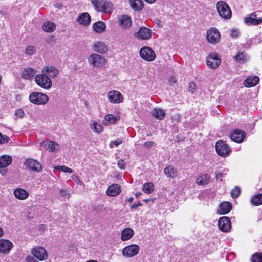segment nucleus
Instances as JSON below:
<instances>
[{
    "label": "nucleus",
    "instance_id": "obj_1",
    "mask_svg": "<svg viewBox=\"0 0 262 262\" xmlns=\"http://www.w3.org/2000/svg\"><path fill=\"white\" fill-rule=\"evenodd\" d=\"M36 83L40 87L48 90L52 86V82L51 78L46 73L37 74L34 78Z\"/></svg>",
    "mask_w": 262,
    "mask_h": 262
},
{
    "label": "nucleus",
    "instance_id": "obj_2",
    "mask_svg": "<svg viewBox=\"0 0 262 262\" xmlns=\"http://www.w3.org/2000/svg\"><path fill=\"white\" fill-rule=\"evenodd\" d=\"M29 100L36 105H44L49 100L47 95L40 92H32L29 95Z\"/></svg>",
    "mask_w": 262,
    "mask_h": 262
},
{
    "label": "nucleus",
    "instance_id": "obj_3",
    "mask_svg": "<svg viewBox=\"0 0 262 262\" xmlns=\"http://www.w3.org/2000/svg\"><path fill=\"white\" fill-rule=\"evenodd\" d=\"M216 9L219 15L224 19H229L231 16V10L228 4L224 1L216 3Z\"/></svg>",
    "mask_w": 262,
    "mask_h": 262
},
{
    "label": "nucleus",
    "instance_id": "obj_4",
    "mask_svg": "<svg viewBox=\"0 0 262 262\" xmlns=\"http://www.w3.org/2000/svg\"><path fill=\"white\" fill-rule=\"evenodd\" d=\"M220 32L216 28L212 27L207 31L206 39L209 43L215 45L220 42Z\"/></svg>",
    "mask_w": 262,
    "mask_h": 262
},
{
    "label": "nucleus",
    "instance_id": "obj_5",
    "mask_svg": "<svg viewBox=\"0 0 262 262\" xmlns=\"http://www.w3.org/2000/svg\"><path fill=\"white\" fill-rule=\"evenodd\" d=\"M90 64L94 67L101 68L106 63L105 58L100 55L92 54L88 58Z\"/></svg>",
    "mask_w": 262,
    "mask_h": 262
},
{
    "label": "nucleus",
    "instance_id": "obj_6",
    "mask_svg": "<svg viewBox=\"0 0 262 262\" xmlns=\"http://www.w3.org/2000/svg\"><path fill=\"white\" fill-rule=\"evenodd\" d=\"M206 63L209 68L215 69L220 65L221 59L217 53L212 52L207 56Z\"/></svg>",
    "mask_w": 262,
    "mask_h": 262
},
{
    "label": "nucleus",
    "instance_id": "obj_7",
    "mask_svg": "<svg viewBox=\"0 0 262 262\" xmlns=\"http://www.w3.org/2000/svg\"><path fill=\"white\" fill-rule=\"evenodd\" d=\"M31 254L39 260H46L48 257V254L46 250L42 247L37 246L31 250Z\"/></svg>",
    "mask_w": 262,
    "mask_h": 262
},
{
    "label": "nucleus",
    "instance_id": "obj_8",
    "mask_svg": "<svg viewBox=\"0 0 262 262\" xmlns=\"http://www.w3.org/2000/svg\"><path fill=\"white\" fill-rule=\"evenodd\" d=\"M215 149L216 152L221 156H227L231 151L229 146L223 141H219L216 143Z\"/></svg>",
    "mask_w": 262,
    "mask_h": 262
},
{
    "label": "nucleus",
    "instance_id": "obj_9",
    "mask_svg": "<svg viewBox=\"0 0 262 262\" xmlns=\"http://www.w3.org/2000/svg\"><path fill=\"white\" fill-rule=\"evenodd\" d=\"M140 247L137 245H131L124 247L122 251V255L126 257H132L139 252Z\"/></svg>",
    "mask_w": 262,
    "mask_h": 262
},
{
    "label": "nucleus",
    "instance_id": "obj_10",
    "mask_svg": "<svg viewBox=\"0 0 262 262\" xmlns=\"http://www.w3.org/2000/svg\"><path fill=\"white\" fill-rule=\"evenodd\" d=\"M140 55L143 59L149 61H153L156 58L154 51L148 47L142 48L140 51Z\"/></svg>",
    "mask_w": 262,
    "mask_h": 262
},
{
    "label": "nucleus",
    "instance_id": "obj_11",
    "mask_svg": "<svg viewBox=\"0 0 262 262\" xmlns=\"http://www.w3.org/2000/svg\"><path fill=\"white\" fill-rule=\"evenodd\" d=\"M245 137V132L239 129H234L230 135L231 139L233 141L238 143H241L243 142Z\"/></svg>",
    "mask_w": 262,
    "mask_h": 262
},
{
    "label": "nucleus",
    "instance_id": "obj_12",
    "mask_svg": "<svg viewBox=\"0 0 262 262\" xmlns=\"http://www.w3.org/2000/svg\"><path fill=\"white\" fill-rule=\"evenodd\" d=\"M152 31L146 27H141L139 31L135 34L136 37L139 39L147 40L151 38Z\"/></svg>",
    "mask_w": 262,
    "mask_h": 262
},
{
    "label": "nucleus",
    "instance_id": "obj_13",
    "mask_svg": "<svg viewBox=\"0 0 262 262\" xmlns=\"http://www.w3.org/2000/svg\"><path fill=\"white\" fill-rule=\"evenodd\" d=\"M13 244L10 241L5 239H0V253L3 254H8L13 248Z\"/></svg>",
    "mask_w": 262,
    "mask_h": 262
},
{
    "label": "nucleus",
    "instance_id": "obj_14",
    "mask_svg": "<svg viewBox=\"0 0 262 262\" xmlns=\"http://www.w3.org/2000/svg\"><path fill=\"white\" fill-rule=\"evenodd\" d=\"M218 225L219 229L223 232H228L231 228V221L229 217L223 216L220 218Z\"/></svg>",
    "mask_w": 262,
    "mask_h": 262
},
{
    "label": "nucleus",
    "instance_id": "obj_15",
    "mask_svg": "<svg viewBox=\"0 0 262 262\" xmlns=\"http://www.w3.org/2000/svg\"><path fill=\"white\" fill-rule=\"evenodd\" d=\"M24 164L32 171L39 172L42 170L41 164L35 160L28 159L25 161Z\"/></svg>",
    "mask_w": 262,
    "mask_h": 262
},
{
    "label": "nucleus",
    "instance_id": "obj_16",
    "mask_svg": "<svg viewBox=\"0 0 262 262\" xmlns=\"http://www.w3.org/2000/svg\"><path fill=\"white\" fill-rule=\"evenodd\" d=\"M40 146L45 147L50 152H56L60 148V145L55 141L45 140L40 143Z\"/></svg>",
    "mask_w": 262,
    "mask_h": 262
},
{
    "label": "nucleus",
    "instance_id": "obj_17",
    "mask_svg": "<svg viewBox=\"0 0 262 262\" xmlns=\"http://www.w3.org/2000/svg\"><path fill=\"white\" fill-rule=\"evenodd\" d=\"M108 99L113 103H119L123 101L122 94L117 91H111L108 94Z\"/></svg>",
    "mask_w": 262,
    "mask_h": 262
},
{
    "label": "nucleus",
    "instance_id": "obj_18",
    "mask_svg": "<svg viewBox=\"0 0 262 262\" xmlns=\"http://www.w3.org/2000/svg\"><path fill=\"white\" fill-rule=\"evenodd\" d=\"M36 70L31 68H25L21 73V77L26 80H32L36 75Z\"/></svg>",
    "mask_w": 262,
    "mask_h": 262
},
{
    "label": "nucleus",
    "instance_id": "obj_19",
    "mask_svg": "<svg viewBox=\"0 0 262 262\" xmlns=\"http://www.w3.org/2000/svg\"><path fill=\"white\" fill-rule=\"evenodd\" d=\"M42 72L48 75V77L55 78L59 74L58 69L53 66H45L42 69Z\"/></svg>",
    "mask_w": 262,
    "mask_h": 262
},
{
    "label": "nucleus",
    "instance_id": "obj_20",
    "mask_svg": "<svg viewBox=\"0 0 262 262\" xmlns=\"http://www.w3.org/2000/svg\"><path fill=\"white\" fill-rule=\"evenodd\" d=\"M119 24L123 29L129 28L132 25V20L130 16L122 15L118 19Z\"/></svg>",
    "mask_w": 262,
    "mask_h": 262
},
{
    "label": "nucleus",
    "instance_id": "obj_21",
    "mask_svg": "<svg viewBox=\"0 0 262 262\" xmlns=\"http://www.w3.org/2000/svg\"><path fill=\"white\" fill-rule=\"evenodd\" d=\"M91 16L87 12L80 14L77 19V21L79 24L85 26L89 25L91 23Z\"/></svg>",
    "mask_w": 262,
    "mask_h": 262
},
{
    "label": "nucleus",
    "instance_id": "obj_22",
    "mask_svg": "<svg viewBox=\"0 0 262 262\" xmlns=\"http://www.w3.org/2000/svg\"><path fill=\"white\" fill-rule=\"evenodd\" d=\"M13 194L16 199L19 200H26L29 195V192L27 190L20 188L15 189L13 191Z\"/></svg>",
    "mask_w": 262,
    "mask_h": 262
},
{
    "label": "nucleus",
    "instance_id": "obj_23",
    "mask_svg": "<svg viewBox=\"0 0 262 262\" xmlns=\"http://www.w3.org/2000/svg\"><path fill=\"white\" fill-rule=\"evenodd\" d=\"M232 205L229 202H224L221 203L217 209V213L220 214H226L230 211Z\"/></svg>",
    "mask_w": 262,
    "mask_h": 262
},
{
    "label": "nucleus",
    "instance_id": "obj_24",
    "mask_svg": "<svg viewBox=\"0 0 262 262\" xmlns=\"http://www.w3.org/2000/svg\"><path fill=\"white\" fill-rule=\"evenodd\" d=\"M120 192V186L118 184H113L108 187L106 193L109 196H115L119 194Z\"/></svg>",
    "mask_w": 262,
    "mask_h": 262
},
{
    "label": "nucleus",
    "instance_id": "obj_25",
    "mask_svg": "<svg viewBox=\"0 0 262 262\" xmlns=\"http://www.w3.org/2000/svg\"><path fill=\"white\" fill-rule=\"evenodd\" d=\"M99 8H95L97 11L104 13H110L112 7V4L107 2L102 1L99 5Z\"/></svg>",
    "mask_w": 262,
    "mask_h": 262
},
{
    "label": "nucleus",
    "instance_id": "obj_26",
    "mask_svg": "<svg viewBox=\"0 0 262 262\" xmlns=\"http://www.w3.org/2000/svg\"><path fill=\"white\" fill-rule=\"evenodd\" d=\"M259 82L257 76H250L247 77L244 81V85L248 88L252 87L257 84Z\"/></svg>",
    "mask_w": 262,
    "mask_h": 262
},
{
    "label": "nucleus",
    "instance_id": "obj_27",
    "mask_svg": "<svg viewBox=\"0 0 262 262\" xmlns=\"http://www.w3.org/2000/svg\"><path fill=\"white\" fill-rule=\"evenodd\" d=\"M94 50L101 54L105 53L107 51V48L106 45L101 41L95 42L93 45Z\"/></svg>",
    "mask_w": 262,
    "mask_h": 262
},
{
    "label": "nucleus",
    "instance_id": "obj_28",
    "mask_svg": "<svg viewBox=\"0 0 262 262\" xmlns=\"http://www.w3.org/2000/svg\"><path fill=\"white\" fill-rule=\"evenodd\" d=\"M134 234V231L132 229L130 228H125L121 232V239L123 241L130 239Z\"/></svg>",
    "mask_w": 262,
    "mask_h": 262
},
{
    "label": "nucleus",
    "instance_id": "obj_29",
    "mask_svg": "<svg viewBox=\"0 0 262 262\" xmlns=\"http://www.w3.org/2000/svg\"><path fill=\"white\" fill-rule=\"evenodd\" d=\"M164 171L168 177L174 178L177 176L178 171L177 168L171 165L165 168Z\"/></svg>",
    "mask_w": 262,
    "mask_h": 262
},
{
    "label": "nucleus",
    "instance_id": "obj_30",
    "mask_svg": "<svg viewBox=\"0 0 262 262\" xmlns=\"http://www.w3.org/2000/svg\"><path fill=\"white\" fill-rule=\"evenodd\" d=\"M165 111L159 108H155L152 111V115L159 120H163L165 116Z\"/></svg>",
    "mask_w": 262,
    "mask_h": 262
},
{
    "label": "nucleus",
    "instance_id": "obj_31",
    "mask_svg": "<svg viewBox=\"0 0 262 262\" xmlns=\"http://www.w3.org/2000/svg\"><path fill=\"white\" fill-rule=\"evenodd\" d=\"M12 161V158L7 155H3L0 157V167H7Z\"/></svg>",
    "mask_w": 262,
    "mask_h": 262
},
{
    "label": "nucleus",
    "instance_id": "obj_32",
    "mask_svg": "<svg viewBox=\"0 0 262 262\" xmlns=\"http://www.w3.org/2000/svg\"><path fill=\"white\" fill-rule=\"evenodd\" d=\"M210 177L208 174L205 173L198 176L196 182L198 185H204L208 183Z\"/></svg>",
    "mask_w": 262,
    "mask_h": 262
},
{
    "label": "nucleus",
    "instance_id": "obj_33",
    "mask_svg": "<svg viewBox=\"0 0 262 262\" xmlns=\"http://www.w3.org/2000/svg\"><path fill=\"white\" fill-rule=\"evenodd\" d=\"M55 24L51 21L45 22L42 25V30L47 32H52L55 30Z\"/></svg>",
    "mask_w": 262,
    "mask_h": 262
},
{
    "label": "nucleus",
    "instance_id": "obj_34",
    "mask_svg": "<svg viewBox=\"0 0 262 262\" xmlns=\"http://www.w3.org/2000/svg\"><path fill=\"white\" fill-rule=\"evenodd\" d=\"M245 23L249 26H256L262 23V17L258 18V19L256 20L249 16L245 18Z\"/></svg>",
    "mask_w": 262,
    "mask_h": 262
},
{
    "label": "nucleus",
    "instance_id": "obj_35",
    "mask_svg": "<svg viewBox=\"0 0 262 262\" xmlns=\"http://www.w3.org/2000/svg\"><path fill=\"white\" fill-rule=\"evenodd\" d=\"M105 24L101 21L94 23L93 25V30L98 33H101L103 32L105 29Z\"/></svg>",
    "mask_w": 262,
    "mask_h": 262
},
{
    "label": "nucleus",
    "instance_id": "obj_36",
    "mask_svg": "<svg viewBox=\"0 0 262 262\" xmlns=\"http://www.w3.org/2000/svg\"><path fill=\"white\" fill-rule=\"evenodd\" d=\"M129 2L131 7L135 10H141L143 7L141 0H130Z\"/></svg>",
    "mask_w": 262,
    "mask_h": 262
},
{
    "label": "nucleus",
    "instance_id": "obj_37",
    "mask_svg": "<svg viewBox=\"0 0 262 262\" xmlns=\"http://www.w3.org/2000/svg\"><path fill=\"white\" fill-rule=\"evenodd\" d=\"M117 120V118L113 114H107L105 116L102 123L104 125H107L109 124H113Z\"/></svg>",
    "mask_w": 262,
    "mask_h": 262
},
{
    "label": "nucleus",
    "instance_id": "obj_38",
    "mask_svg": "<svg viewBox=\"0 0 262 262\" xmlns=\"http://www.w3.org/2000/svg\"><path fill=\"white\" fill-rule=\"evenodd\" d=\"M235 60L239 63H243L248 60V56L245 52H238L234 57Z\"/></svg>",
    "mask_w": 262,
    "mask_h": 262
},
{
    "label": "nucleus",
    "instance_id": "obj_39",
    "mask_svg": "<svg viewBox=\"0 0 262 262\" xmlns=\"http://www.w3.org/2000/svg\"><path fill=\"white\" fill-rule=\"evenodd\" d=\"M154 190V185L151 182L145 183L142 186V190L146 193H151Z\"/></svg>",
    "mask_w": 262,
    "mask_h": 262
},
{
    "label": "nucleus",
    "instance_id": "obj_40",
    "mask_svg": "<svg viewBox=\"0 0 262 262\" xmlns=\"http://www.w3.org/2000/svg\"><path fill=\"white\" fill-rule=\"evenodd\" d=\"M251 203L255 206L262 204V194H256L251 198Z\"/></svg>",
    "mask_w": 262,
    "mask_h": 262
},
{
    "label": "nucleus",
    "instance_id": "obj_41",
    "mask_svg": "<svg viewBox=\"0 0 262 262\" xmlns=\"http://www.w3.org/2000/svg\"><path fill=\"white\" fill-rule=\"evenodd\" d=\"M91 127L93 131L97 134H100L102 132L103 129V126L101 124L98 123L96 121L92 122L91 124Z\"/></svg>",
    "mask_w": 262,
    "mask_h": 262
},
{
    "label": "nucleus",
    "instance_id": "obj_42",
    "mask_svg": "<svg viewBox=\"0 0 262 262\" xmlns=\"http://www.w3.org/2000/svg\"><path fill=\"white\" fill-rule=\"evenodd\" d=\"M54 169L61 171L65 173H71L73 172L72 169L64 166V165H58L54 167Z\"/></svg>",
    "mask_w": 262,
    "mask_h": 262
},
{
    "label": "nucleus",
    "instance_id": "obj_43",
    "mask_svg": "<svg viewBox=\"0 0 262 262\" xmlns=\"http://www.w3.org/2000/svg\"><path fill=\"white\" fill-rule=\"evenodd\" d=\"M251 262H262V253L256 252L253 254L251 258Z\"/></svg>",
    "mask_w": 262,
    "mask_h": 262
},
{
    "label": "nucleus",
    "instance_id": "obj_44",
    "mask_svg": "<svg viewBox=\"0 0 262 262\" xmlns=\"http://www.w3.org/2000/svg\"><path fill=\"white\" fill-rule=\"evenodd\" d=\"M36 53V49L34 46H28L25 50V53L29 55H32Z\"/></svg>",
    "mask_w": 262,
    "mask_h": 262
},
{
    "label": "nucleus",
    "instance_id": "obj_45",
    "mask_svg": "<svg viewBox=\"0 0 262 262\" xmlns=\"http://www.w3.org/2000/svg\"><path fill=\"white\" fill-rule=\"evenodd\" d=\"M241 193V189L239 187H236L231 192V195L233 198H237Z\"/></svg>",
    "mask_w": 262,
    "mask_h": 262
},
{
    "label": "nucleus",
    "instance_id": "obj_46",
    "mask_svg": "<svg viewBox=\"0 0 262 262\" xmlns=\"http://www.w3.org/2000/svg\"><path fill=\"white\" fill-rule=\"evenodd\" d=\"M122 143V140L121 139H117L114 141H112L110 143V147L111 148H113L114 146H118L119 145L121 144Z\"/></svg>",
    "mask_w": 262,
    "mask_h": 262
},
{
    "label": "nucleus",
    "instance_id": "obj_47",
    "mask_svg": "<svg viewBox=\"0 0 262 262\" xmlns=\"http://www.w3.org/2000/svg\"><path fill=\"white\" fill-rule=\"evenodd\" d=\"M10 139L8 136L6 135H3L1 133H0V143L1 144H5L9 141Z\"/></svg>",
    "mask_w": 262,
    "mask_h": 262
},
{
    "label": "nucleus",
    "instance_id": "obj_48",
    "mask_svg": "<svg viewBox=\"0 0 262 262\" xmlns=\"http://www.w3.org/2000/svg\"><path fill=\"white\" fill-rule=\"evenodd\" d=\"M59 198L63 197L69 198L70 196V193H69L66 189H60L59 191Z\"/></svg>",
    "mask_w": 262,
    "mask_h": 262
},
{
    "label": "nucleus",
    "instance_id": "obj_49",
    "mask_svg": "<svg viewBox=\"0 0 262 262\" xmlns=\"http://www.w3.org/2000/svg\"><path fill=\"white\" fill-rule=\"evenodd\" d=\"M239 33V32L238 30L236 29H233L231 30L230 36L234 38H236L238 36Z\"/></svg>",
    "mask_w": 262,
    "mask_h": 262
},
{
    "label": "nucleus",
    "instance_id": "obj_50",
    "mask_svg": "<svg viewBox=\"0 0 262 262\" xmlns=\"http://www.w3.org/2000/svg\"><path fill=\"white\" fill-rule=\"evenodd\" d=\"M188 89L190 92H194L196 90V84L193 82H189L188 83Z\"/></svg>",
    "mask_w": 262,
    "mask_h": 262
},
{
    "label": "nucleus",
    "instance_id": "obj_51",
    "mask_svg": "<svg viewBox=\"0 0 262 262\" xmlns=\"http://www.w3.org/2000/svg\"><path fill=\"white\" fill-rule=\"evenodd\" d=\"M25 260L26 262H38L37 260L35 259L34 256L31 255H28Z\"/></svg>",
    "mask_w": 262,
    "mask_h": 262
},
{
    "label": "nucleus",
    "instance_id": "obj_52",
    "mask_svg": "<svg viewBox=\"0 0 262 262\" xmlns=\"http://www.w3.org/2000/svg\"><path fill=\"white\" fill-rule=\"evenodd\" d=\"M125 161L122 160L120 159L118 161L117 165L121 169H124L125 168Z\"/></svg>",
    "mask_w": 262,
    "mask_h": 262
},
{
    "label": "nucleus",
    "instance_id": "obj_53",
    "mask_svg": "<svg viewBox=\"0 0 262 262\" xmlns=\"http://www.w3.org/2000/svg\"><path fill=\"white\" fill-rule=\"evenodd\" d=\"M103 1V0H91V2L95 8H99V5Z\"/></svg>",
    "mask_w": 262,
    "mask_h": 262
},
{
    "label": "nucleus",
    "instance_id": "obj_54",
    "mask_svg": "<svg viewBox=\"0 0 262 262\" xmlns=\"http://www.w3.org/2000/svg\"><path fill=\"white\" fill-rule=\"evenodd\" d=\"M177 81V78L173 76H170L168 79V82L170 85H173V84L176 83Z\"/></svg>",
    "mask_w": 262,
    "mask_h": 262
},
{
    "label": "nucleus",
    "instance_id": "obj_55",
    "mask_svg": "<svg viewBox=\"0 0 262 262\" xmlns=\"http://www.w3.org/2000/svg\"><path fill=\"white\" fill-rule=\"evenodd\" d=\"M15 115H16L17 116H18V117H19L21 118V117H22L24 116V111H23V110H21V109H18V110H17L16 111V112H15Z\"/></svg>",
    "mask_w": 262,
    "mask_h": 262
},
{
    "label": "nucleus",
    "instance_id": "obj_56",
    "mask_svg": "<svg viewBox=\"0 0 262 262\" xmlns=\"http://www.w3.org/2000/svg\"><path fill=\"white\" fill-rule=\"evenodd\" d=\"M154 145V143L152 141H147L144 143V146L147 148H149L152 147Z\"/></svg>",
    "mask_w": 262,
    "mask_h": 262
},
{
    "label": "nucleus",
    "instance_id": "obj_57",
    "mask_svg": "<svg viewBox=\"0 0 262 262\" xmlns=\"http://www.w3.org/2000/svg\"><path fill=\"white\" fill-rule=\"evenodd\" d=\"M73 180L77 183V184L81 185L82 182L81 181L77 176H73L72 177Z\"/></svg>",
    "mask_w": 262,
    "mask_h": 262
},
{
    "label": "nucleus",
    "instance_id": "obj_58",
    "mask_svg": "<svg viewBox=\"0 0 262 262\" xmlns=\"http://www.w3.org/2000/svg\"><path fill=\"white\" fill-rule=\"evenodd\" d=\"M142 206V204L140 202H138L137 203H134L131 206L130 208L132 209H134L137 208L138 206Z\"/></svg>",
    "mask_w": 262,
    "mask_h": 262
},
{
    "label": "nucleus",
    "instance_id": "obj_59",
    "mask_svg": "<svg viewBox=\"0 0 262 262\" xmlns=\"http://www.w3.org/2000/svg\"><path fill=\"white\" fill-rule=\"evenodd\" d=\"M7 172V167H0V173L3 175L5 176Z\"/></svg>",
    "mask_w": 262,
    "mask_h": 262
},
{
    "label": "nucleus",
    "instance_id": "obj_60",
    "mask_svg": "<svg viewBox=\"0 0 262 262\" xmlns=\"http://www.w3.org/2000/svg\"><path fill=\"white\" fill-rule=\"evenodd\" d=\"M223 177V173L221 172H217L216 173L215 178L216 180L221 178Z\"/></svg>",
    "mask_w": 262,
    "mask_h": 262
},
{
    "label": "nucleus",
    "instance_id": "obj_61",
    "mask_svg": "<svg viewBox=\"0 0 262 262\" xmlns=\"http://www.w3.org/2000/svg\"><path fill=\"white\" fill-rule=\"evenodd\" d=\"M250 17L255 18L256 20L258 19V18L257 17V15L255 12L252 13L250 15Z\"/></svg>",
    "mask_w": 262,
    "mask_h": 262
},
{
    "label": "nucleus",
    "instance_id": "obj_62",
    "mask_svg": "<svg viewBox=\"0 0 262 262\" xmlns=\"http://www.w3.org/2000/svg\"><path fill=\"white\" fill-rule=\"evenodd\" d=\"M39 228L40 230H46V225H43V224H41L39 226Z\"/></svg>",
    "mask_w": 262,
    "mask_h": 262
},
{
    "label": "nucleus",
    "instance_id": "obj_63",
    "mask_svg": "<svg viewBox=\"0 0 262 262\" xmlns=\"http://www.w3.org/2000/svg\"><path fill=\"white\" fill-rule=\"evenodd\" d=\"M126 201L128 202L129 203H132L134 201V198L130 197L127 199H126Z\"/></svg>",
    "mask_w": 262,
    "mask_h": 262
},
{
    "label": "nucleus",
    "instance_id": "obj_64",
    "mask_svg": "<svg viewBox=\"0 0 262 262\" xmlns=\"http://www.w3.org/2000/svg\"><path fill=\"white\" fill-rule=\"evenodd\" d=\"M144 1L149 4H152L156 1V0H144Z\"/></svg>",
    "mask_w": 262,
    "mask_h": 262
}]
</instances>
